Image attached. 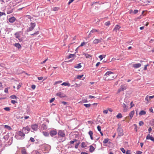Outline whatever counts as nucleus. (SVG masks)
<instances>
[{
    "label": "nucleus",
    "instance_id": "obj_29",
    "mask_svg": "<svg viewBox=\"0 0 154 154\" xmlns=\"http://www.w3.org/2000/svg\"><path fill=\"white\" fill-rule=\"evenodd\" d=\"M82 67L81 65V63H79L76 65L74 66V67L76 68L79 69L80 68Z\"/></svg>",
    "mask_w": 154,
    "mask_h": 154
},
{
    "label": "nucleus",
    "instance_id": "obj_9",
    "mask_svg": "<svg viewBox=\"0 0 154 154\" xmlns=\"http://www.w3.org/2000/svg\"><path fill=\"white\" fill-rule=\"evenodd\" d=\"M146 139L147 140H150L152 142H154V137H152V136L150 135L149 134H148L146 137Z\"/></svg>",
    "mask_w": 154,
    "mask_h": 154
},
{
    "label": "nucleus",
    "instance_id": "obj_7",
    "mask_svg": "<svg viewBox=\"0 0 154 154\" xmlns=\"http://www.w3.org/2000/svg\"><path fill=\"white\" fill-rule=\"evenodd\" d=\"M31 128L34 131H36L37 130L38 128V125L37 124H34L31 126Z\"/></svg>",
    "mask_w": 154,
    "mask_h": 154
},
{
    "label": "nucleus",
    "instance_id": "obj_55",
    "mask_svg": "<svg viewBox=\"0 0 154 154\" xmlns=\"http://www.w3.org/2000/svg\"><path fill=\"white\" fill-rule=\"evenodd\" d=\"M59 8L58 7H55L54 8V11H56L58 10Z\"/></svg>",
    "mask_w": 154,
    "mask_h": 154
},
{
    "label": "nucleus",
    "instance_id": "obj_2",
    "mask_svg": "<svg viewBox=\"0 0 154 154\" xmlns=\"http://www.w3.org/2000/svg\"><path fill=\"white\" fill-rule=\"evenodd\" d=\"M126 89V86H124V85H122L120 86V88L118 90L117 93H119L124 90H125Z\"/></svg>",
    "mask_w": 154,
    "mask_h": 154
},
{
    "label": "nucleus",
    "instance_id": "obj_1",
    "mask_svg": "<svg viewBox=\"0 0 154 154\" xmlns=\"http://www.w3.org/2000/svg\"><path fill=\"white\" fill-rule=\"evenodd\" d=\"M115 78V74L110 71L107 72L103 75V79L106 81L112 80Z\"/></svg>",
    "mask_w": 154,
    "mask_h": 154
},
{
    "label": "nucleus",
    "instance_id": "obj_17",
    "mask_svg": "<svg viewBox=\"0 0 154 154\" xmlns=\"http://www.w3.org/2000/svg\"><path fill=\"white\" fill-rule=\"evenodd\" d=\"M120 28V27L118 25H116L115 28H114L113 31L114 32H117V30H118Z\"/></svg>",
    "mask_w": 154,
    "mask_h": 154
},
{
    "label": "nucleus",
    "instance_id": "obj_44",
    "mask_svg": "<svg viewBox=\"0 0 154 154\" xmlns=\"http://www.w3.org/2000/svg\"><path fill=\"white\" fill-rule=\"evenodd\" d=\"M139 125L140 126H142L144 124V122H143L142 121H140V122H139Z\"/></svg>",
    "mask_w": 154,
    "mask_h": 154
},
{
    "label": "nucleus",
    "instance_id": "obj_62",
    "mask_svg": "<svg viewBox=\"0 0 154 154\" xmlns=\"http://www.w3.org/2000/svg\"><path fill=\"white\" fill-rule=\"evenodd\" d=\"M138 12V10H134V12H133V13H134V14H137V12Z\"/></svg>",
    "mask_w": 154,
    "mask_h": 154
},
{
    "label": "nucleus",
    "instance_id": "obj_20",
    "mask_svg": "<svg viewBox=\"0 0 154 154\" xmlns=\"http://www.w3.org/2000/svg\"><path fill=\"white\" fill-rule=\"evenodd\" d=\"M88 134L90 135V138L92 140H93L94 139L93 137V132L91 131H90L88 132Z\"/></svg>",
    "mask_w": 154,
    "mask_h": 154
},
{
    "label": "nucleus",
    "instance_id": "obj_14",
    "mask_svg": "<svg viewBox=\"0 0 154 154\" xmlns=\"http://www.w3.org/2000/svg\"><path fill=\"white\" fill-rule=\"evenodd\" d=\"M102 38L100 39H96L93 41V43L94 44H97L101 42Z\"/></svg>",
    "mask_w": 154,
    "mask_h": 154
},
{
    "label": "nucleus",
    "instance_id": "obj_52",
    "mask_svg": "<svg viewBox=\"0 0 154 154\" xmlns=\"http://www.w3.org/2000/svg\"><path fill=\"white\" fill-rule=\"evenodd\" d=\"M145 100L147 101V102H149L150 100H149L148 97V95H147L146 96V97L145 98Z\"/></svg>",
    "mask_w": 154,
    "mask_h": 154
},
{
    "label": "nucleus",
    "instance_id": "obj_38",
    "mask_svg": "<svg viewBox=\"0 0 154 154\" xmlns=\"http://www.w3.org/2000/svg\"><path fill=\"white\" fill-rule=\"evenodd\" d=\"M83 75H77V79H81V78L83 77Z\"/></svg>",
    "mask_w": 154,
    "mask_h": 154
},
{
    "label": "nucleus",
    "instance_id": "obj_8",
    "mask_svg": "<svg viewBox=\"0 0 154 154\" xmlns=\"http://www.w3.org/2000/svg\"><path fill=\"white\" fill-rule=\"evenodd\" d=\"M76 57V55L75 54H70L69 56H68L67 58L68 59H70L71 58H73L72 59H71L70 60H69L68 61H67V62H71L72 60H73L74 58H75Z\"/></svg>",
    "mask_w": 154,
    "mask_h": 154
},
{
    "label": "nucleus",
    "instance_id": "obj_35",
    "mask_svg": "<svg viewBox=\"0 0 154 154\" xmlns=\"http://www.w3.org/2000/svg\"><path fill=\"white\" fill-rule=\"evenodd\" d=\"M42 129L46 130L47 128V127L45 124H43L42 125Z\"/></svg>",
    "mask_w": 154,
    "mask_h": 154
},
{
    "label": "nucleus",
    "instance_id": "obj_60",
    "mask_svg": "<svg viewBox=\"0 0 154 154\" xmlns=\"http://www.w3.org/2000/svg\"><path fill=\"white\" fill-rule=\"evenodd\" d=\"M110 22L109 21H107L106 23V25L108 26L110 25Z\"/></svg>",
    "mask_w": 154,
    "mask_h": 154
},
{
    "label": "nucleus",
    "instance_id": "obj_57",
    "mask_svg": "<svg viewBox=\"0 0 154 154\" xmlns=\"http://www.w3.org/2000/svg\"><path fill=\"white\" fill-rule=\"evenodd\" d=\"M85 42H82L80 46H79V47H82V46H84L85 45Z\"/></svg>",
    "mask_w": 154,
    "mask_h": 154
},
{
    "label": "nucleus",
    "instance_id": "obj_10",
    "mask_svg": "<svg viewBox=\"0 0 154 154\" xmlns=\"http://www.w3.org/2000/svg\"><path fill=\"white\" fill-rule=\"evenodd\" d=\"M31 26H30L29 29V31H32L35 26V23H30Z\"/></svg>",
    "mask_w": 154,
    "mask_h": 154
},
{
    "label": "nucleus",
    "instance_id": "obj_25",
    "mask_svg": "<svg viewBox=\"0 0 154 154\" xmlns=\"http://www.w3.org/2000/svg\"><path fill=\"white\" fill-rule=\"evenodd\" d=\"M14 45L18 48H20L21 47L20 44L18 43H15L14 44Z\"/></svg>",
    "mask_w": 154,
    "mask_h": 154
},
{
    "label": "nucleus",
    "instance_id": "obj_23",
    "mask_svg": "<svg viewBox=\"0 0 154 154\" xmlns=\"http://www.w3.org/2000/svg\"><path fill=\"white\" fill-rule=\"evenodd\" d=\"M83 55H85V57L86 58H90L92 57V56L91 55H89L87 53H83Z\"/></svg>",
    "mask_w": 154,
    "mask_h": 154
},
{
    "label": "nucleus",
    "instance_id": "obj_56",
    "mask_svg": "<svg viewBox=\"0 0 154 154\" xmlns=\"http://www.w3.org/2000/svg\"><path fill=\"white\" fill-rule=\"evenodd\" d=\"M30 140L31 142H34L35 140L34 138L32 137H31L30 139Z\"/></svg>",
    "mask_w": 154,
    "mask_h": 154
},
{
    "label": "nucleus",
    "instance_id": "obj_30",
    "mask_svg": "<svg viewBox=\"0 0 154 154\" xmlns=\"http://www.w3.org/2000/svg\"><path fill=\"white\" fill-rule=\"evenodd\" d=\"M61 85H64L65 86H70V84L67 82H63L61 84Z\"/></svg>",
    "mask_w": 154,
    "mask_h": 154
},
{
    "label": "nucleus",
    "instance_id": "obj_34",
    "mask_svg": "<svg viewBox=\"0 0 154 154\" xmlns=\"http://www.w3.org/2000/svg\"><path fill=\"white\" fill-rule=\"evenodd\" d=\"M24 18L25 19H29V20H31L32 17H31L29 15H25V16H24Z\"/></svg>",
    "mask_w": 154,
    "mask_h": 154
},
{
    "label": "nucleus",
    "instance_id": "obj_13",
    "mask_svg": "<svg viewBox=\"0 0 154 154\" xmlns=\"http://www.w3.org/2000/svg\"><path fill=\"white\" fill-rule=\"evenodd\" d=\"M17 134L18 136L21 137H24L25 136V134L24 133H23L21 131H18L17 132Z\"/></svg>",
    "mask_w": 154,
    "mask_h": 154
},
{
    "label": "nucleus",
    "instance_id": "obj_61",
    "mask_svg": "<svg viewBox=\"0 0 154 154\" xmlns=\"http://www.w3.org/2000/svg\"><path fill=\"white\" fill-rule=\"evenodd\" d=\"M130 105L131 106V108L132 107L134 106V104L133 103V102H131V103H130Z\"/></svg>",
    "mask_w": 154,
    "mask_h": 154
},
{
    "label": "nucleus",
    "instance_id": "obj_33",
    "mask_svg": "<svg viewBox=\"0 0 154 154\" xmlns=\"http://www.w3.org/2000/svg\"><path fill=\"white\" fill-rule=\"evenodd\" d=\"M44 150H47V152H48V148L49 147L47 145H44Z\"/></svg>",
    "mask_w": 154,
    "mask_h": 154
},
{
    "label": "nucleus",
    "instance_id": "obj_31",
    "mask_svg": "<svg viewBox=\"0 0 154 154\" xmlns=\"http://www.w3.org/2000/svg\"><path fill=\"white\" fill-rule=\"evenodd\" d=\"M105 57V55H100L98 57L100 59V60H101L103 59V58Z\"/></svg>",
    "mask_w": 154,
    "mask_h": 154
},
{
    "label": "nucleus",
    "instance_id": "obj_45",
    "mask_svg": "<svg viewBox=\"0 0 154 154\" xmlns=\"http://www.w3.org/2000/svg\"><path fill=\"white\" fill-rule=\"evenodd\" d=\"M5 16L6 14L4 12H0V16Z\"/></svg>",
    "mask_w": 154,
    "mask_h": 154
},
{
    "label": "nucleus",
    "instance_id": "obj_41",
    "mask_svg": "<svg viewBox=\"0 0 154 154\" xmlns=\"http://www.w3.org/2000/svg\"><path fill=\"white\" fill-rule=\"evenodd\" d=\"M10 98L16 99L17 98V97L15 95H13L10 96Z\"/></svg>",
    "mask_w": 154,
    "mask_h": 154
},
{
    "label": "nucleus",
    "instance_id": "obj_32",
    "mask_svg": "<svg viewBox=\"0 0 154 154\" xmlns=\"http://www.w3.org/2000/svg\"><path fill=\"white\" fill-rule=\"evenodd\" d=\"M116 117L118 119L122 118V114L120 113L118 114L116 116Z\"/></svg>",
    "mask_w": 154,
    "mask_h": 154
},
{
    "label": "nucleus",
    "instance_id": "obj_15",
    "mask_svg": "<svg viewBox=\"0 0 154 154\" xmlns=\"http://www.w3.org/2000/svg\"><path fill=\"white\" fill-rule=\"evenodd\" d=\"M56 95L58 96L60 98H62L65 97V96L64 94L61 92H59L56 94Z\"/></svg>",
    "mask_w": 154,
    "mask_h": 154
},
{
    "label": "nucleus",
    "instance_id": "obj_11",
    "mask_svg": "<svg viewBox=\"0 0 154 154\" xmlns=\"http://www.w3.org/2000/svg\"><path fill=\"white\" fill-rule=\"evenodd\" d=\"M141 66V64L140 63H137L133 64V67L135 68H139Z\"/></svg>",
    "mask_w": 154,
    "mask_h": 154
},
{
    "label": "nucleus",
    "instance_id": "obj_21",
    "mask_svg": "<svg viewBox=\"0 0 154 154\" xmlns=\"http://www.w3.org/2000/svg\"><path fill=\"white\" fill-rule=\"evenodd\" d=\"M76 143L75 145V149H77L79 148V145L80 144V142L79 140H77V141H76Z\"/></svg>",
    "mask_w": 154,
    "mask_h": 154
},
{
    "label": "nucleus",
    "instance_id": "obj_28",
    "mask_svg": "<svg viewBox=\"0 0 154 154\" xmlns=\"http://www.w3.org/2000/svg\"><path fill=\"white\" fill-rule=\"evenodd\" d=\"M146 114V112L143 110H141L139 113V115L140 116H142Z\"/></svg>",
    "mask_w": 154,
    "mask_h": 154
},
{
    "label": "nucleus",
    "instance_id": "obj_42",
    "mask_svg": "<svg viewBox=\"0 0 154 154\" xmlns=\"http://www.w3.org/2000/svg\"><path fill=\"white\" fill-rule=\"evenodd\" d=\"M109 140V139L108 138H106L103 141V143H106L108 142Z\"/></svg>",
    "mask_w": 154,
    "mask_h": 154
},
{
    "label": "nucleus",
    "instance_id": "obj_5",
    "mask_svg": "<svg viewBox=\"0 0 154 154\" xmlns=\"http://www.w3.org/2000/svg\"><path fill=\"white\" fill-rule=\"evenodd\" d=\"M57 133L56 129L50 131V134L51 137H54Z\"/></svg>",
    "mask_w": 154,
    "mask_h": 154
},
{
    "label": "nucleus",
    "instance_id": "obj_58",
    "mask_svg": "<svg viewBox=\"0 0 154 154\" xmlns=\"http://www.w3.org/2000/svg\"><path fill=\"white\" fill-rule=\"evenodd\" d=\"M149 99V100L153 98H154V95H153L152 96H148Z\"/></svg>",
    "mask_w": 154,
    "mask_h": 154
},
{
    "label": "nucleus",
    "instance_id": "obj_59",
    "mask_svg": "<svg viewBox=\"0 0 154 154\" xmlns=\"http://www.w3.org/2000/svg\"><path fill=\"white\" fill-rule=\"evenodd\" d=\"M55 100V98H52L50 100V102L51 103L53 102Z\"/></svg>",
    "mask_w": 154,
    "mask_h": 154
},
{
    "label": "nucleus",
    "instance_id": "obj_63",
    "mask_svg": "<svg viewBox=\"0 0 154 154\" xmlns=\"http://www.w3.org/2000/svg\"><path fill=\"white\" fill-rule=\"evenodd\" d=\"M136 153L137 154H141L142 153V152L140 151H137Z\"/></svg>",
    "mask_w": 154,
    "mask_h": 154
},
{
    "label": "nucleus",
    "instance_id": "obj_64",
    "mask_svg": "<svg viewBox=\"0 0 154 154\" xmlns=\"http://www.w3.org/2000/svg\"><path fill=\"white\" fill-rule=\"evenodd\" d=\"M126 154H131V151L130 150H128L127 151Z\"/></svg>",
    "mask_w": 154,
    "mask_h": 154
},
{
    "label": "nucleus",
    "instance_id": "obj_27",
    "mask_svg": "<svg viewBox=\"0 0 154 154\" xmlns=\"http://www.w3.org/2000/svg\"><path fill=\"white\" fill-rule=\"evenodd\" d=\"M14 35H15V37L17 38L20 39V34L19 32L16 33Z\"/></svg>",
    "mask_w": 154,
    "mask_h": 154
},
{
    "label": "nucleus",
    "instance_id": "obj_6",
    "mask_svg": "<svg viewBox=\"0 0 154 154\" xmlns=\"http://www.w3.org/2000/svg\"><path fill=\"white\" fill-rule=\"evenodd\" d=\"M23 129L24 130L25 133V134L28 133L30 130V128L28 126L23 127Z\"/></svg>",
    "mask_w": 154,
    "mask_h": 154
},
{
    "label": "nucleus",
    "instance_id": "obj_22",
    "mask_svg": "<svg viewBox=\"0 0 154 154\" xmlns=\"http://www.w3.org/2000/svg\"><path fill=\"white\" fill-rule=\"evenodd\" d=\"M89 148V151L90 152H93L95 149L94 147L92 145L90 146Z\"/></svg>",
    "mask_w": 154,
    "mask_h": 154
},
{
    "label": "nucleus",
    "instance_id": "obj_40",
    "mask_svg": "<svg viewBox=\"0 0 154 154\" xmlns=\"http://www.w3.org/2000/svg\"><path fill=\"white\" fill-rule=\"evenodd\" d=\"M43 134L46 137H48L49 135V134L46 132H43Z\"/></svg>",
    "mask_w": 154,
    "mask_h": 154
},
{
    "label": "nucleus",
    "instance_id": "obj_43",
    "mask_svg": "<svg viewBox=\"0 0 154 154\" xmlns=\"http://www.w3.org/2000/svg\"><path fill=\"white\" fill-rule=\"evenodd\" d=\"M84 105L86 108H89L91 106V104L89 103L88 104H84Z\"/></svg>",
    "mask_w": 154,
    "mask_h": 154
},
{
    "label": "nucleus",
    "instance_id": "obj_46",
    "mask_svg": "<svg viewBox=\"0 0 154 154\" xmlns=\"http://www.w3.org/2000/svg\"><path fill=\"white\" fill-rule=\"evenodd\" d=\"M4 109L7 111H9L10 110V108L9 107H6L4 108Z\"/></svg>",
    "mask_w": 154,
    "mask_h": 154
},
{
    "label": "nucleus",
    "instance_id": "obj_37",
    "mask_svg": "<svg viewBox=\"0 0 154 154\" xmlns=\"http://www.w3.org/2000/svg\"><path fill=\"white\" fill-rule=\"evenodd\" d=\"M77 141V140L76 139H73V140L71 141H70V143L71 144H72L74 143L75 142Z\"/></svg>",
    "mask_w": 154,
    "mask_h": 154
},
{
    "label": "nucleus",
    "instance_id": "obj_48",
    "mask_svg": "<svg viewBox=\"0 0 154 154\" xmlns=\"http://www.w3.org/2000/svg\"><path fill=\"white\" fill-rule=\"evenodd\" d=\"M120 150L122 151L123 153H125L126 152L125 150L123 148H120Z\"/></svg>",
    "mask_w": 154,
    "mask_h": 154
},
{
    "label": "nucleus",
    "instance_id": "obj_26",
    "mask_svg": "<svg viewBox=\"0 0 154 154\" xmlns=\"http://www.w3.org/2000/svg\"><path fill=\"white\" fill-rule=\"evenodd\" d=\"M4 127L6 129L9 130H12V128L9 125H5L4 126Z\"/></svg>",
    "mask_w": 154,
    "mask_h": 154
},
{
    "label": "nucleus",
    "instance_id": "obj_47",
    "mask_svg": "<svg viewBox=\"0 0 154 154\" xmlns=\"http://www.w3.org/2000/svg\"><path fill=\"white\" fill-rule=\"evenodd\" d=\"M140 1H142V2H143L144 3H149L150 2L148 0H140Z\"/></svg>",
    "mask_w": 154,
    "mask_h": 154
},
{
    "label": "nucleus",
    "instance_id": "obj_36",
    "mask_svg": "<svg viewBox=\"0 0 154 154\" xmlns=\"http://www.w3.org/2000/svg\"><path fill=\"white\" fill-rule=\"evenodd\" d=\"M86 147V144L85 142H82L81 143V147L82 148H85Z\"/></svg>",
    "mask_w": 154,
    "mask_h": 154
},
{
    "label": "nucleus",
    "instance_id": "obj_18",
    "mask_svg": "<svg viewBox=\"0 0 154 154\" xmlns=\"http://www.w3.org/2000/svg\"><path fill=\"white\" fill-rule=\"evenodd\" d=\"M123 108H124L123 111L125 112H126L128 109V106L124 103H123Z\"/></svg>",
    "mask_w": 154,
    "mask_h": 154
},
{
    "label": "nucleus",
    "instance_id": "obj_3",
    "mask_svg": "<svg viewBox=\"0 0 154 154\" xmlns=\"http://www.w3.org/2000/svg\"><path fill=\"white\" fill-rule=\"evenodd\" d=\"M58 135L61 137H64L65 134L64 131L62 130H59L58 133Z\"/></svg>",
    "mask_w": 154,
    "mask_h": 154
},
{
    "label": "nucleus",
    "instance_id": "obj_51",
    "mask_svg": "<svg viewBox=\"0 0 154 154\" xmlns=\"http://www.w3.org/2000/svg\"><path fill=\"white\" fill-rule=\"evenodd\" d=\"M8 88H6L5 89V92L6 93H8Z\"/></svg>",
    "mask_w": 154,
    "mask_h": 154
},
{
    "label": "nucleus",
    "instance_id": "obj_19",
    "mask_svg": "<svg viewBox=\"0 0 154 154\" xmlns=\"http://www.w3.org/2000/svg\"><path fill=\"white\" fill-rule=\"evenodd\" d=\"M135 112L134 110L131 111L129 114V116L130 117L131 119L133 117V115L134 114Z\"/></svg>",
    "mask_w": 154,
    "mask_h": 154
},
{
    "label": "nucleus",
    "instance_id": "obj_54",
    "mask_svg": "<svg viewBox=\"0 0 154 154\" xmlns=\"http://www.w3.org/2000/svg\"><path fill=\"white\" fill-rule=\"evenodd\" d=\"M11 103L13 104H14L16 103H17V102L15 100H12L11 101Z\"/></svg>",
    "mask_w": 154,
    "mask_h": 154
},
{
    "label": "nucleus",
    "instance_id": "obj_16",
    "mask_svg": "<svg viewBox=\"0 0 154 154\" xmlns=\"http://www.w3.org/2000/svg\"><path fill=\"white\" fill-rule=\"evenodd\" d=\"M8 20L10 23H13L16 20V18L13 17L9 18Z\"/></svg>",
    "mask_w": 154,
    "mask_h": 154
},
{
    "label": "nucleus",
    "instance_id": "obj_50",
    "mask_svg": "<svg viewBox=\"0 0 154 154\" xmlns=\"http://www.w3.org/2000/svg\"><path fill=\"white\" fill-rule=\"evenodd\" d=\"M108 112V109H106L105 110H104L103 111V113L105 114H107Z\"/></svg>",
    "mask_w": 154,
    "mask_h": 154
},
{
    "label": "nucleus",
    "instance_id": "obj_24",
    "mask_svg": "<svg viewBox=\"0 0 154 154\" xmlns=\"http://www.w3.org/2000/svg\"><path fill=\"white\" fill-rule=\"evenodd\" d=\"M21 152L22 154H27V152L26 151V150L24 148H22Z\"/></svg>",
    "mask_w": 154,
    "mask_h": 154
},
{
    "label": "nucleus",
    "instance_id": "obj_39",
    "mask_svg": "<svg viewBox=\"0 0 154 154\" xmlns=\"http://www.w3.org/2000/svg\"><path fill=\"white\" fill-rule=\"evenodd\" d=\"M22 85V83L21 82L19 83L17 86V89H18L19 88H20L21 87Z\"/></svg>",
    "mask_w": 154,
    "mask_h": 154
},
{
    "label": "nucleus",
    "instance_id": "obj_4",
    "mask_svg": "<svg viewBox=\"0 0 154 154\" xmlns=\"http://www.w3.org/2000/svg\"><path fill=\"white\" fill-rule=\"evenodd\" d=\"M118 133L119 136H121L123 135V131L122 129L120 128H118Z\"/></svg>",
    "mask_w": 154,
    "mask_h": 154
},
{
    "label": "nucleus",
    "instance_id": "obj_12",
    "mask_svg": "<svg viewBox=\"0 0 154 154\" xmlns=\"http://www.w3.org/2000/svg\"><path fill=\"white\" fill-rule=\"evenodd\" d=\"M99 31V30H97L96 29H93L92 30L90 31V33L88 35V37H89L91 36V35L92 34V33H93L95 32H97Z\"/></svg>",
    "mask_w": 154,
    "mask_h": 154
},
{
    "label": "nucleus",
    "instance_id": "obj_49",
    "mask_svg": "<svg viewBox=\"0 0 154 154\" xmlns=\"http://www.w3.org/2000/svg\"><path fill=\"white\" fill-rule=\"evenodd\" d=\"M97 130H98V131H99V132H100V131H101V126H97Z\"/></svg>",
    "mask_w": 154,
    "mask_h": 154
},
{
    "label": "nucleus",
    "instance_id": "obj_53",
    "mask_svg": "<svg viewBox=\"0 0 154 154\" xmlns=\"http://www.w3.org/2000/svg\"><path fill=\"white\" fill-rule=\"evenodd\" d=\"M38 34H39V32L38 31H37L36 32H35V33H34L33 34H31V35H37Z\"/></svg>",
    "mask_w": 154,
    "mask_h": 154
}]
</instances>
